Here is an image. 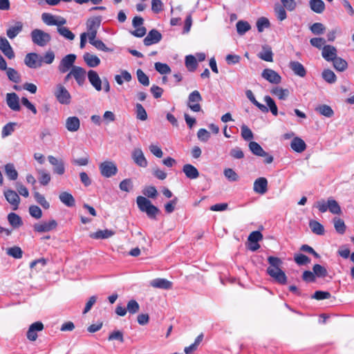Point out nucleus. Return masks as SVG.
<instances>
[{
	"instance_id": "nucleus-21",
	"label": "nucleus",
	"mask_w": 354,
	"mask_h": 354,
	"mask_svg": "<svg viewBox=\"0 0 354 354\" xmlns=\"http://www.w3.org/2000/svg\"><path fill=\"white\" fill-rule=\"evenodd\" d=\"M322 55L327 62H331L337 57V49L333 46L325 45L322 48Z\"/></svg>"
},
{
	"instance_id": "nucleus-51",
	"label": "nucleus",
	"mask_w": 354,
	"mask_h": 354,
	"mask_svg": "<svg viewBox=\"0 0 354 354\" xmlns=\"http://www.w3.org/2000/svg\"><path fill=\"white\" fill-rule=\"evenodd\" d=\"M197 65L196 58L194 56L189 55L185 57V66L189 71L196 70Z\"/></svg>"
},
{
	"instance_id": "nucleus-59",
	"label": "nucleus",
	"mask_w": 354,
	"mask_h": 354,
	"mask_svg": "<svg viewBox=\"0 0 354 354\" xmlns=\"http://www.w3.org/2000/svg\"><path fill=\"white\" fill-rule=\"evenodd\" d=\"M57 32L60 35L68 40H73L75 38V35L66 27H62L57 28Z\"/></svg>"
},
{
	"instance_id": "nucleus-16",
	"label": "nucleus",
	"mask_w": 354,
	"mask_h": 354,
	"mask_svg": "<svg viewBox=\"0 0 354 354\" xmlns=\"http://www.w3.org/2000/svg\"><path fill=\"white\" fill-rule=\"evenodd\" d=\"M253 190L255 193L264 194L268 191V180L264 177H260L255 180L253 185Z\"/></svg>"
},
{
	"instance_id": "nucleus-61",
	"label": "nucleus",
	"mask_w": 354,
	"mask_h": 354,
	"mask_svg": "<svg viewBox=\"0 0 354 354\" xmlns=\"http://www.w3.org/2000/svg\"><path fill=\"white\" fill-rule=\"evenodd\" d=\"M274 12L278 20L283 21L287 17V14L285 8L280 6L276 5L274 7Z\"/></svg>"
},
{
	"instance_id": "nucleus-15",
	"label": "nucleus",
	"mask_w": 354,
	"mask_h": 354,
	"mask_svg": "<svg viewBox=\"0 0 354 354\" xmlns=\"http://www.w3.org/2000/svg\"><path fill=\"white\" fill-rule=\"evenodd\" d=\"M162 39V35L156 29L149 32L144 39V44L147 46L158 43Z\"/></svg>"
},
{
	"instance_id": "nucleus-10",
	"label": "nucleus",
	"mask_w": 354,
	"mask_h": 354,
	"mask_svg": "<svg viewBox=\"0 0 354 354\" xmlns=\"http://www.w3.org/2000/svg\"><path fill=\"white\" fill-rule=\"evenodd\" d=\"M57 223L55 220L52 219L48 221H43L34 225L35 231L37 232H47L55 229Z\"/></svg>"
},
{
	"instance_id": "nucleus-43",
	"label": "nucleus",
	"mask_w": 354,
	"mask_h": 354,
	"mask_svg": "<svg viewBox=\"0 0 354 354\" xmlns=\"http://www.w3.org/2000/svg\"><path fill=\"white\" fill-rule=\"evenodd\" d=\"M8 221L9 223L15 228L20 227L23 223L21 217L15 213H10L8 215Z\"/></svg>"
},
{
	"instance_id": "nucleus-6",
	"label": "nucleus",
	"mask_w": 354,
	"mask_h": 354,
	"mask_svg": "<svg viewBox=\"0 0 354 354\" xmlns=\"http://www.w3.org/2000/svg\"><path fill=\"white\" fill-rule=\"evenodd\" d=\"M202 100L203 98L199 91H194L188 96L187 106L192 111L199 112L201 111L200 102Z\"/></svg>"
},
{
	"instance_id": "nucleus-5",
	"label": "nucleus",
	"mask_w": 354,
	"mask_h": 354,
	"mask_svg": "<svg viewBox=\"0 0 354 354\" xmlns=\"http://www.w3.org/2000/svg\"><path fill=\"white\" fill-rule=\"evenodd\" d=\"M99 169L102 176L105 178H111L118 173V167L113 161L106 160L102 162L99 165Z\"/></svg>"
},
{
	"instance_id": "nucleus-1",
	"label": "nucleus",
	"mask_w": 354,
	"mask_h": 354,
	"mask_svg": "<svg viewBox=\"0 0 354 354\" xmlns=\"http://www.w3.org/2000/svg\"><path fill=\"white\" fill-rule=\"evenodd\" d=\"M270 266L267 268L268 274L271 277L273 280L281 285H284L287 282V277L285 272L280 268L282 265V261L275 257L270 256L268 258Z\"/></svg>"
},
{
	"instance_id": "nucleus-26",
	"label": "nucleus",
	"mask_w": 354,
	"mask_h": 354,
	"mask_svg": "<svg viewBox=\"0 0 354 354\" xmlns=\"http://www.w3.org/2000/svg\"><path fill=\"white\" fill-rule=\"evenodd\" d=\"M183 171L185 173L187 178L189 179H196L199 176L198 169L190 164H186L183 167Z\"/></svg>"
},
{
	"instance_id": "nucleus-27",
	"label": "nucleus",
	"mask_w": 354,
	"mask_h": 354,
	"mask_svg": "<svg viewBox=\"0 0 354 354\" xmlns=\"http://www.w3.org/2000/svg\"><path fill=\"white\" fill-rule=\"evenodd\" d=\"M290 147L295 151L297 153H301L305 151L306 145L302 139L298 137H295L292 139Z\"/></svg>"
},
{
	"instance_id": "nucleus-7",
	"label": "nucleus",
	"mask_w": 354,
	"mask_h": 354,
	"mask_svg": "<svg viewBox=\"0 0 354 354\" xmlns=\"http://www.w3.org/2000/svg\"><path fill=\"white\" fill-rule=\"evenodd\" d=\"M76 59L75 54H68L64 57L59 62L58 70L61 73H65L75 66L73 64Z\"/></svg>"
},
{
	"instance_id": "nucleus-20",
	"label": "nucleus",
	"mask_w": 354,
	"mask_h": 354,
	"mask_svg": "<svg viewBox=\"0 0 354 354\" xmlns=\"http://www.w3.org/2000/svg\"><path fill=\"white\" fill-rule=\"evenodd\" d=\"M87 75L91 84L95 88L96 91H100L102 90V81L97 73L95 71L90 70L88 72Z\"/></svg>"
},
{
	"instance_id": "nucleus-9",
	"label": "nucleus",
	"mask_w": 354,
	"mask_h": 354,
	"mask_svg": "<svg viewBox=\"0 0 354 354\" xmlns=\"http://www.w3.org/2000/svg\"><path fill=\"white\" fill-rule=\"evenodd\" d=\"M48 160L53 167V172L58 175H63L65 173V164L62 159L57 158L53 156H48Z\"/></svg>"
},
{
	"instance_id": "nucleus-49",
	"label": "nucleus",
	"mask_w": 354,
	"mask_h": 354,
	"mask_svg": "<svg viewBox=\"0 0 354 354\" xmlns=\"http://www.w3.org/2000/svg\"><path fill=\"white\" fill-rule=\"evenodd\" d=\"M6 74L8 79L15 83H19L21 81V75L15 68H8L6 70Z\"/></svg>"
},
{
	"instance_id": "nucleus-37",
	"label": "nucleus",
	"mask_w": 354,
	"mask_h": 354,
	"mask_svg": "<svg viewBox=\"0 0 354 354\" xmlns=\"http://www.w3.org/2000/svg\"><path fill=\"white\" fill-rule=\"evenodd\" d=\"M315 111L320 115L327 118H330L333 115L334 111L332 108L326 104L319 105L315 108Z\"/></svg>"
},
{
	"instance_id": "nucleus-32",
	"label": "nucleus",
	"mask_w": 354,
	"mask_h": 354,
	"mask_svg": "<svg viewBox=\"0 0 354 354\" xmlns=\"http://www.w3.org/2000/svg\"><path fill=\"white\" fill-rule=\"evenodd\" d=\"M328 210L333 214L340 215L342 214L339 205L332 197L328 198Z\"/></svg>"
},
{
	"instance_id": "nucleus-25",
	"label": "nucleus",
	"mask_w": 354,
	"mask_h": 354,
	"mask_svg": "<svg viewBox=\"0 0 354 354\" xmlns=\"http://www.w3.org/2000/svg\"><path fill=\"white\" fill-rule=\"evenodd\" d=\"M60 201L68 207L75 206V201L71 194L67 192H61L59 195Z\"/></svg>"
},
{
	"instance_id": "nucleus-53",
	"label": "nucleus",
	"mask_w": 354,
	"mask_h": 354,
	"mask_svg": "<svg viewBox=\"0 0 354 354\" xmlns=\"http://www.w3.org/2000/svg\"><path fill=\"white\" fill-rule=\"evenodd\" d=\"M34 198L37 203L42 206L46 209L50 207L49 203L46 200L44 195L41 194L38 192H35Z\"/></svg>"
},
{
	"instance_id": "nucleus-54",
	"label": "nucleus",
	"mask_w": 354,
	"mask_h": 354,
	"mask_svg": "<svg viewBox=\"0 0 354 354\" xmlns=\"http://www.w3.org/2000/svg\"><path fill=\"white\" fill-rule=\"evenodd\" d=\"M41 19L48 26H55L57 24L56 16L50 13L44 12L41 15Z\"/></svg>"
},
{
	"instance_id": "nucleus-2",
	"label": "nucleus",
	"mask_w": 354,
	"mask_h": 354,
	"mask_svg": "<svg viewBox=\"0 0 354 354\" xmlns=\"http://www.w3.org/2000/svg\"><path fill=\"white\" fill-rule=\"evenodd\" d=\"M53 95L57 101L62 105L71 103L72 96L67 88L61 83L57 84L53 90Z\"/></svg>"
},
{
	"instance_id": "nucleus-48",
	"label": "nucleus",
	"mask_w": 354,
	"mask_h": 354,
	"mask_svg": "<svg viewBox=\"0 0 354 354\" xmlns=\"http://www.w3.org/2000/svg\"><path fill=\"white\" fill-rule=\"evenodd\" d=\"M264 101L267 104L266 107L268 109V111L270 110L272 115L275 116L277 115L278 109L273 99L269 95H266L264 97Z\"/></svg>"
},
{
	"instance_id": "nucleus-40",
	"label": "nucleus",
	"mask_w": 354,
	"mask_h": 354,
	"mask_svg": "<svg viewBox=\"0 0 354 354\" xmlns=\"http://www.w3.org/2000/svg\"><path fill=\"white\" fill-rule=\"evenodd\" d=\"M114 232L110 230H98L92 234L91 237L95 239H104L112 236Z\"/></svg>"
},
{
	"instance_id": "nucleus-39",
	"label": "nucleus",
	"mask_w": 354,
	"mask_h": 354,
	"mask_svg": "<svg viewBox=\"0 0 354 354\" xmlns=\"http://www.w3.org/2000/svg\"><path fill=\"white\" fill-rule=\"evenodd\" d=\"M271 93L277 96L279 100H285L288 97L290 92L287 88H282L277 86L272 89Z\"/></svg>"
},
{
	"instance_id": "nucleus-52",
	"label": "nucleus",
	"mask_w": 354,
	"mask_h": 354,
	"mask_svg": "<svg viewBox=\"0 0 354 354\" xmlns=\"http://www.w3.org/2000/svg\"><path fill=\"white\" fill-rule=\"evenodd\" d=\"M322 77L326 82L330 84L335 83L337 80L335 74L330 69H325L322 72Z\"/></svg>"
},
{
	"instance_id": "nucleus-22",
	"label": "nucleus",
	"mask_w": 354,
	"mask_h": 354,
	"mask_svg": "<svg viewBox=\"0 0 354 354\" xmlns=\"http://www.w3.org/2000/svg\"><path fill=\"white\" fill-rule=\"evenodd\" d=\"M65 127L68 131L75 132L80 127V119L76 116L68 117L66 120Z\"/></svg>"
},
{
	"instance_id": "nucleus-13",
	"label": "nucleus",
	"mask_w": 354,
	"mask_h": 354,
	"mask_svg": "<svg viewBox=\"0 0 354 354\" xmlns=\"http://www.w3.org/2000/svg\"><path fill=\"white\" fill-rule=\"evenodd\" d=\"M71 75H73V78L80 86H82L84 84L86 75L85 69L80 66H73Z\"/></svg>"
},
{
	"instance_id": "nucleus-23",
	"label": "nucleus",
	"mask_w": 354,
	"mask_h": 354,
	"mask_svg": "<svg viewBox=\"0 0 354 354\" xmlns=\"http://www.w3.org/2000/svg\"><path fill=\"white\" fill-rule=\"evenodd\" d=\"M150 285L153 288L168 290L171 288L172 283L165 279L157 278L151 281Z\"/></svg>"
},
{
	"instance_id": "nucleus-58",
	"label": "nucleus",
	"mask_w": 354,
	"mask_h": 354,
	"mask_svg": "<svg viewBox=\"0 0 354 354\" xmlns=\"http://www.w3.org/2000/svg\"><path fill=\"white\" fill-rule=\"evenodd\" d=\"M313 270L317 277H322L324 278L327 276L328 271L327 270L322 266L319 264H315L313 268Z\"/></svg>"
},
{
	"instance_id": "nucleus-34",
	"label": "nucleus",
	"mask_w": 354,
	"mask_h": 354,
	"mask_svg": "<svg viewBox=\"0 0 354 354\" xmlns=\"http://www.w3.org/2000/svg\"><path fill=\"white\" fill-rule=\"evenodd\" d=\"M249 148L252 153L258 156H266L267 152H266L259 144L257 142L251 141L249 143Z\"/></svg>"
},
{
	"instance_id": "nucleus-56",
	"label": "nucleus",
	"mask_w": 354,
	"mask_h": 354,
	"mask_svg": "<svg viewBox=\"0 0 354 354\" xmlns=\"http://www.w3.org/2000/svg\"><path fill=\"white\" fill-rule=\"evenodd\" d=\"M155 69L160 74L165 75L171 72V68L168 64L161 62H156Z\"/></svg>"
},
{
	"instance_id": "nucleus-28",
	"label": "nucleus",
	"mask_w": 354,
	"mask_h": 354,
	"mask_svg": "<svg viewBox=\"0 0 354 354\" xmlns=\"http://www.w3.org/2000/svg\"><path fill=\"white\" fill-rule=\"evenodd\" d=\"M289 66L295 75L301 77H304L306 75V71L300 62L292 61L290 62Z\"/></svg>"
},
{
	"instance_id": "nucleus-29",
	"label": "nucleus",
	"mask_w": 354,
	"mask_h": 354,
	"mask_svg": "<svg viewBox=\"0 0 354 354\" xmlns=\"http://www.w3.org/2000/svg\"><path fill=\"white\" fill-rule=\"evenodd\" d=\"M258 57L266 62H272L273 53L272 48L269 46H263L261 51L258 54Z\"/></svg>"
},
{
	"instance_id": "nucleus-36",
	"label": "nucleus",
	"mask_w": 354,
	"mask_h": 354,
	"mask_svg": "<svg viewBox=\"0 0 354 354\" xmlns=\"http://www.w3.org/2000/svg\"><path fill=\"white\" fill-rule=\"evenodd\" d=\"M89 43L93 45L95 48H96L99 50H102L104 52H113V48L107 47L104 43L100 40L93 38V40H88Z\"/></svg>"
},
{
	"instance_id": "nucleus-60",
	"label": "nucleus",
	"mask_w": 354,
	"mask_h": 354,
	"mask_svg": "<svg viewBox=\"0 0 354 354\" xmlns=\"http://www.w3.org/2000/svg\"><path fill=\"white\" fill-rule=\"evenodd\" d=\"M270 21L266 17H260L257 21V28L259 32H262L264 28H268L270 27Z\"/></svg>"
},
{
	"instance_id": "nucleus-4",
	"label": "nucleus",
	"mask_w": 354,
	"mask_h": 354,
	"mask_svg": "<svg viewBox=\"0 0 354 354\" xmlns=\"http://www.w3.org/2000/svg\"><path fill=\"white\" fill-rule=\"evenodd\" d=\"M102 21L100 16L89 18L86 21V30L88 40H93L96 38L97 30L99 29Z\"/></svg>"
},
{
	"instance_id": "nucleus-45",
	"label": "nucleus",
	"mask_w": 354,
	"mask_h": 354,
	"mask_svg": "<svg viewBox=\"0 0 354 354\" xmlns=\"http://www.w3.org/2000/svg\"><path fill=\"white\" fill-rule=\"evenodd\" d=\"M333 221L336 232L340 234H344L346 229V226L344 223V221L339 217H335Z\"/></svg>"
},
{
	"instance_id": "nucleus-24",
	"label": "nucleus",
	"mask_w": 354,
	"mask_h": 354,
	"mask_svg": "<svg viewBox=\"0 0 354 354\" xmlns=\"http://www.w3.org/2000/svg\"><path fill=\"white\" fill-rule=\"evenodd\" d=\"M83 59L87 66L91 68H95L99 66L100 64V58L97 56L89 53H85L84 54Z\"/></svg>"
},
{
	"instance_id": "nucleus-8",
	"label": "nucleus",
	"mask_w": 354,
	"mask_h": 354,
	"mask_svg": "<svg viewBox=\"0 0 354 354\" xmlns=\"http://www.w3.org/2000/svg\"><path fill=\"white\" fill-rule=\"evenodd\" d=\"M24 64L30 68H37L41 66V55L36 53H29L24 58Z\"/></svg>"
},
{
	"instance_id": "nucleus-64",
	"label": "nucleus",
	"mask_w": 354,
	"mask_h": 354,
	"mask_svg": "<svg viewBox=\"0 0 354 354\" xmlns=\"http://www.w3.org/2000/svg\"><path fill=\"white\" fill-rule=\"evenodd\" d=\"M223 174L229 181L236 182L239 180L238 174L232 169L227 168L224 169Z\"/></svg>"
},
{
	"instance_id": "nucleus-17",
	"label": "nucleus",
	"mask_w": 354,
	"mask_h": 354,
	"mask_svg": "<svg viewBox=\"0 0 354 354\" xmlns=\"http://www.w3.org/2000/svg\"><path fill=\"white\" fill-rule=\"evenodd\" d=\"M6 103L8 107L14 111H19L21 109L19 98L15 93H7Z\"/></svg>"
},
{
	"instance_id": "nucleus-19",
	"label": "nucleus",
	"mask_w": 354,
	"mask_h": 354,
	"mask_svg": "<svg viewBox=\"0 0 354 354\" xmlns=\"http://www.w3.org/2000/svg\"><path fill=\"white\" fill-rule=\"evenodd\" d=\"M44 325L41 322H36L32 324L27 332V338L30 341H35L37 338V332L41 331Z\"/></svg>"
},
{
	"instance_id": "nucleus-42",
	"label": "nucleus",
	"mask_w": 354,
	"mask_h": 354,
	"mask_svg": "<svg viewBox=\"0 0 354 354\" xmlns=\"http://www.w3.org/2000/svg\"><path fill=\"white\" fill-rule=\"evenodd\" d=\"M5 172L8 178L11 180H15L18 177V172L13 164H6L5 165Z\"/></svg>"
},
{
	"instance_id": "nucleus-62",
	"label": "nucleus",
	"mask_w": 354,
	"mask_h": 354,
	"mask_svg": "<svg viewBox=\"0 0 354 354\" xmlns=\"http://www.w3.org/2000/svg\"><path fill=\"white\" fill-rule=\"evenodd\" d=\"M7 254L15 259H21L23 252L19 247L14 246L7 250Z\"/></svg>"
},
{
	"instance_id": "nucleus-3",
	"label": "nucleus",
	"mask_w": 354,
	"mask_h": 354,
	"mask_svg": "<svg viewBox=\"0 0 354 354\" xmlns=\"http://www.w3.org/2000/svg\"><path fill=\"white\" fill-rule=\"evenodd\" d=\"M30 37L32 43L40 47L46 46L51 40L50 34L37 28L31 31Z\"/></svg>"
},
{
	"instance_id": "nucleus-44",
	"label": "nucleus",
	"mask_w": 354,
	"mask_h": 354,
	"mask_svg": "<svg viewBox=\"0 0 354 354\" xmlns=\"http://www.w3.org/2000/svg\"><path fill=\"white\" fill-rule=\"evenodd\" d=\"M331 62H333L334 68L338 71H344L347 68V62L341 57L337 56Z\"/></svg>"
},
{
	"instance_id": "nucleus-47",
	"label": "nucleus",
	"mask_w": 354,
	"mask_h": 354,
	"mask_svg": "<svg viewBox=\"0 0 354 354\" xmlns=\"http://www.w3.org/2000/svg\"><path fill=\"white\" fill-rule=\"evenodd\" d=\"M236 30L239 35H243L246 32L250 30L251 26L248 21H239L236 24Z\"/></svg>"
},
{
	"instance_id": "nucleus-33",
	"label": "nucleus",
	"mask_w": 354,
	"mask_h": 354,
	"mask_svg": "<svg viewBox=\"0 0 354 354\" xmlns=\"http://www.w3.org/2000/svg\"><path fill=\"white\" fill-rule=\"evenodd\" d=\"M245 95L250 100V101L255 105L257 107H258L263 113H268V109L263 104L259 103L256 98L254 97V95L252 91L248 90L245 92Z\"/></svg>"
},
{
	"instance_id": "nucleus-35",
	"label": "nucleus",
	"mask_w": 354,
	"mask_h": 354,
	"mask_svg": "<svg viewBox=\"0 0 354 354\" xmlns=\"http://www.w3.org/2000/svg\"><path fill=\"white\" fill-rule=\"evenodd\" d=\"M23 25L21 22H17L15 26L10 27L7 31L6 35L10 39H14L22 30Z\"/></svg>"
},
{
	"instance_id": "nucleus-55",
	"label": "nucleus",
	"mask_w": 354,
	"mask_h": 354,
	"mask_svg": "<svg viewBox=\"0 0 354 354\" xmlns=\"http://www.w3.org/2000/svg\"><path fill=\"white\" fill-rule=\"evenodd\" d=\"M136 75L138 77V82L145 86H147L149 85V77L142 71L141 69H138L136 71Z\"/></svg>"
},
{
	"instance_id": "nucleus-11",
	"label": "nucleus",
	"mask_w": 354,
	"mask_h": 354,
	"mask_svg": "<svg viewBox=\"0 0 354 354\" xmlns=\"http://www.w3.org/2000/svg\"><path fill=\"white\" fill-rule=\"evenodd\" d=\"M131 157L134 162L139 167H147L148 162L140 148H136L131 153Z\"/></svg>"
},
{
	"instance_id": "nucleus-18",
	"label": "nucleus",
	"mask_w": 354,
	"mask_h": 354,
	"mask_svg": "<svg viewBox=\"0 0 354 354\" xmlns=\"http://www.w3.org/2000/svg\"><path fill=\"white\" fill-rule=\"evenodd\" d=\"M0 50L8 59L15 57V53L9 41L5 37H0Z\"/></svg>"
},
{
	"instance_id": "nucleus-57",
	"label": "nucleus",
	"mask_w": 354,
	"mask_h": 354,
	"mask_svg": "<svg viewBox=\"0 0 354 354\" xmlns=\"http://www.w3.org/2000/svg\"><path fill=\"white\" fill-rule=\"evenodd\" d=\"M140 310V305L135 299H131L127 305V310L130 314H136Z\"/></svg>"
},
{
	"instance_id": "nucleus-12",
	"label": "nucleus",
	"mask_w": 354,
	"mask_h": 354,
	"mask_svg": "<svg viewBox=\"0 0 354 354\" xmlns=\"http://www.w3.org/2000/svg\"><path fill=\"white\" fill-rule=\"evenodd\" d=\"M261 76L263 79L272 84H279L281 77L278 73L270 68H266L262 71Z\"/></svg>"
},
{
	"instance_id": "nucleus-41",
	"label": "nucleus",
	"mask_w": 354,
	"mask_h": 354,
	"mask_svg": "<svg viewBox=\"0 0 354 354\" xmlns=\"http://www.w3.org/2000/svg\"><path fill=\"white\" fill-rule=\"evenodd\" d=\"M309 227L311 231L315 234L322 235L324 233V226L317 221H310Z\"/></svg>"
},
{
	"instance_id": "nucleus-46",
	"label": "nucleus",
	"mask_w": 354,
	"mask_h": 354,
	"mask_svg": "<svg viewBox=\"0 0 354 354\" xmlns=\"http://www.w3.org/2000/svg\"><path fill=\"white\" fill-rule=\"evenodd\" d=\"M131 78V75L126 70H122L120 75H116L115 76V80L119 85H122L124 81L127 82H130Z\"/></svg>"
},
{
	"instance_id": "nucleus-31",
	"label": "nucleus",
	"mask_w": 354,
	"mask_h": 354,
	"mask_svg": "<svg viewBox=\"0 0 354 354\" xmlns=\"http://www.w3.org/2000/svg\"><path fill=\"white\" fill-rule=\"evenodd\" d=\"M309 6L313 12L318 14L322 13L325 10V4L322 0H310Z\"/></svg>"
},
{
	"instance_id": "nucleus-38",
	"label": "nucleus",
	"mask_w": 354,
	"mask_h": 354,
	"mask_svg": "<svg viewBox=\"0 0 354 354\" xmlns=\"http://www.w3.org/2000/svg\"><path fill=\"white\" fill-rule=\"evenodd\" d=\"M136 203L139 209L143 212H145L151 205V203L149 199L141 196L137 197Z\"/></svg>"
},
{
	"instance_id": "nucleus-50",
	"label": "nucleus",
	"mask_w": 354,
	"mask_h": 354,
	"mask_svg": "<svg viewBox=\"0 0 354 354\" xmlns=\"http://www.w3.org/2000/svg\"><path fill=\"white\" fill-rule=\"evenodd\" d=\"M136 115L138 120L145 121L147 119V113L141 104H136Z\"/></svg>"
},
{
	"instance_id": "nucleus-14",
	"label": "nucleus",
	"mask_w": 354,
	"mask_h": 354,
	"mask_svg": "<svg viewBox=\"0 0 354 354\" xmlns=\"http://www.w3.org/2000/svg\"><path fill=\"white\" fill-rule=\"evenodd\" d=\"M4 196L7 201L12 206V209L17 210L20 202V198L17 193L13 190L8 189L4 192Z\"/></svg>"
},
{
	"instance_id": "nucleus-30",
	"label": "nucleus",
	"mask_w": 354,
	"mask_h": 354,
	"mask_svg": "<svg viewBox=\"0 0 354 354\" xmlns=\"http://www.w3.org/2000/svg\"><path fill=\"white\" fill-rule=\"evenodd\" d=\"M37 172L38 174V180L41 185L46 186L50 181V174L45 169H37Z\"/></svg>"
},
{
	"instance_id": "nucleus-63",
	"label": "nucleus",
	"mask_w": 354,
	"mask_h": 354,
	"mask_svg": "<svg viewBox=\"0 0 354 354\" xmlns=\"http://www.w3.org/2000/svg\"><path fill=\"white\" fill-rule=\"evenodd\" d=\"M120 190L129 192L133 189V183L131 178L122 180L119 185Z\"/></svg>"
}]
</instances>
